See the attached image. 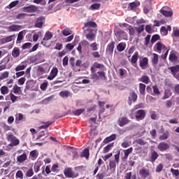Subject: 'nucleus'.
Returning a JSON list of instances; mask_svg holds the SVG:
<instances>
[{"label":"nucleus","instance_id":"obj_1","mask_svg":"<svg viewBox=\"0 0 179 179\" xmlns=\"http://www.w3.org/2000/svg\"><path fill=\"white\" fill-rule=\"evenodd\" d=\"M120 155H121V152H118L117 154L115 155V161H110L109 166L110 170H112V173L115 171V168L117 167V164L120 163Z\"/></svg>","mask_w":179,"mask_h":179},{"label":"nucleus","instance_id":"obj_2","mask_svg":"<svg viewBox=\"0 0 179 179\" xmlns=\"http://www.w3.org/2000/svg\"><path fill=\"white\" fill-rule=\"evenodd\" d=\"M64 174L67 178H76V177H78L79 176V173H75L71 168H67L64 169Z\"/></svg>","mask_w":179,"mask_h":179},{"label":"nucleus","instance_id":"obj_3","mask_svg":"<svg viewBox=\"0 0 179 179\" xmlns=\"http://www.w3.org/2000/svg\"><path fill=\"white\" fill-rule=\"evenodd\" d=\"M167 50V47L162 44V42H157L154 46V51H156L159 54H162V52H164Z\"/></svg>","mask_w":179,"mask_h":179},{"label":"nucleus","instance_id":"obj_4","mask_svg":"<svg viewBox=\"0 0 179 179\" xmlns=\"http://www.w3.org/2000/svg\"><path fill=\"white\" fill-rule=\"evenodd\" d=\"M8 141L10 142V146H17L20 143L19 138H17L16 136L13 134H8L7 136Z\"/></svg>","mask_w":179,"mask_h":179},{"label":"nucleus","instance_id":"obj_5","mask_svg":"<svg viewBox=\"0 0 179 179\" xmlns=\"http://www.w3.org/2000/svg\"><path fill=\"white\" fill-rule=\"evenodd\" d=\"M168 69L171 71V75H173L176 79L179 80V66L169 67Z\"/></svg>","mask_w":179,"mask_h":179},{"label":"nucleus","instance_id":"obj_6","mask_svg":"<svg viewBox=\"0 0 179 179\" xmlns=\"http://www.w3.org/2000/svg\"><path fill=\"white\" fill-rule=\"evenodd\" d=\"M38 9L37 6L34 5H30L22 8L23 12H27V13H34L35 12H37Z\"/></svg>","mask_w":179,"mask_h":179},{"label":"nucleus","instance_id":"obj_7","mask_svg":"<svg viewBox=\"0 0 179 179\" xmlns=\"http://www.w3.org/2000/svg\"><path fill=\"white\" fill-rule=\"evenodd\" d=\"M124 26V27H127L128 26V30H129V34L130 36V38H134V36H135L136 29L134 28V27L131 25H128L127 23H123L122 25H120V27H122Z\"/></svg>","mask_w":179,"mask_h":179},{"label":"nucleus","instance_id":"obj_8","mask_svg":"<svg viewBox=\"0 0 179 179\" xmlns=\"http://www.w3.org/2000/svg\"><path fill=\"white\" fill-rule=\"evenodd\" d=\"M146 117V112L144 110H138L136 112V119L137 121H141Z\"/></svg>","mask_w":179,"mask_h":179},{"label":"nucleus","instance_id":"obj_9","mask_svg":"<svg viewBox=\"0 0 179 179\" xmlns=\"http://www.w3.org/2000/svg\"><path fill=\"white\" fill-rule=\"evenodd\" d=\"M57 75H58V68L53 67L50 71L49 76L47 78L48 80H53L55 78H57Z\"/></svg>","mask_w":179,"mask_h":179},{"label":"nucleus","instance_id":"obj_10","mask_svg":"<svg viewBox=\"0 0 179 179\" xmlns=\"http://www.w3.org/2000/svg\"><path fill=\"white\" fill-rule=\"evenodd\" d=\"M116 36L118 37L119 40H128V34L124 31H117Z\"/></svg>","mask_w":179,"mask_h":179},{"label":"nucleus","instance_id":"obj_11","mask_svg":"<svg viewBox=\"0 0 179 179\" xmlns=\"http://www.w3.org/2000/svg\"><path fill=\"white\" fill-rule=\"evenodd\" d=\"M104 68V65L102 64H99L97 62H95L92 66L91 67V72L94 73L96 72V69H103Z\"/></svg>","mask_w":179,"mask_h":179},{"label":"nucleus","instance_id":"obj_12","mask_svg":"<svg viewBox=\"0 0 179 179\" xmlns=\"http://www.w3.org/2000/svg\"><path fill=\"white\" fill-rule=\"evenodd\" d=\"M43 24H44V17H38L35 22V27H37L38 29H41V27H43Z\"/></svg>","mask_w":179,"mask_h":179},{"label":"nucleus","instance_id":"obj_13","mask_svg":"<svg viewBox=\"0 0 179 179\" xmlns=\"http://www.w3.org/2000/svg\"><path fill=\"white\" fill-rule=\"evenodd\" d=\"M160 13H162V15H163V16H165V17H171V16H173L172 10H167L164 8H163L160 10Z\"/></svg>","mask_w":179,"mask_h":179},{"label":"nucleus","instance_id":"obj_14","mask_svg":"<svg viewBox=\"0 0 179 179\" xmlns=\"http://www.w3.org/2000/svg\"><path fill=\"white\" fill-rule=\"evenodd\" d=\"M8 31H19L22 29V26L17 24H13L7 27Z\"/></svg>","mask_w":179,"mask_h":179},{"label":"nucleus","instance_id":"obj_15","mask_svg":"<svg viewBox=\"0 0 179 179\" xmlns=\"http://www.w3.org/2000/svg\"><path fill=\"white\" fill-rule=\"evenodd\" d=\"M149 64V59L144 57L140 61V67L141 69H146V66Z\"/></svg>","mask_w":179,"mask_h":179},{"label":"nucleus","instance_id":"obj_16","mask_svg":"<svg viewBox=\"0 0 179 179\" xmlns=\"http://www.w3.org/2000/svg\"><path fill=\"white\" fill-rule=\"evenodd\" d=\"M168 148H169V144L164 142L160 143L157 146V149H159L160 152H164V150H167Z\"/></svg>","mask_w":179,"mask_h":179},{"label":"nucleus","instance_id":"obj_17","mask_svg":"<svg viewBox=\"0 0 179 179\" xmlns=\"http://www.w3.org/2000/svg\"><path fill=\"white\" fill-rule=\"evenodd\" d=\"M118 124L120 127H124V125L129 124V120H128L127 117H120L118 120Z\"/></svg>","mask_w":179,"mask_h":179},{"label":"nucleus","instance_id":"obj_18","mask_svg":"<svg viewBox=\"0 0 179 179\" xmlns=\"http://www.w3.org/2000/svg\"><path fill=\"white\" fill-rule=\"evenodd\" d=\"M141 5V3L138 1H135L132 3H130L128 6V9H130V10H135V9Z\"/></svg>","mask_w":179,"mask_h":179},{"label":"nucleus","instance_id":"obj_19","mask_svg":"<svg viewBox=\"0 0 179 179\" xmlns=\"http://www.w3.org/2000/svg\"><path fill=\"white\" fill-rule=\"evenodd\" d=\"M151 62L153 65H157L159 63V55L156 53H152L151 56Z\"/></svg>","mask_w":179,"mask_h":179},{"label":"nucleus","instance_id":"obj_20","mask_svg":"<svg viewBox=\"0 0 179 179\" xmlns=\"http://www.w3.org/2000/svg\"><path fill=\"white\" fill-rule=\"evenodd\" d=\"M26 160H27V155H26V153L17 157V162H18V163H24Z\"/></svg>","mask_w":179,"mask_h":179},{"label":"nucleus","instance_id":"obj_21","mask_svg":"<svg viewBox=\"0 0 179 179\" xmlns=\"http://www.w3.org/2000/svg\"><path fill=\"white\" fill-rule=\"evenodd\" d=\"M133 151H134V148H132V147H131L127 150H124V157H123V159L124 160H127V159H128V156H129V155H131V153H132Z\"/></svg>","mask_w":179,"mask_h":179},{"label":"nucleus","instance_id":"obj_22","mask_svg":"<svg viewBox=\"0 0 179 179\" xmlns=\"http://www.w3.org/2000/svg\"><path fill=\"white\" fill-rule=\"evenodd\" d=\"M116 138H117V135L116 134H112L110 136L106 137L104 139L103 143H108V142H111L113 141H115Z\"/></svg>","mask_w":179,"mask_h":179},{"label":"nucleus","instance_id":"obj_23","mask_svg":"<svg viewBox=\"0 0 179 179\" xmlns=\"http://www.w3.org/2000/svg\"><path fill=\"white\" fill-rule=\"evenodd\" d=\"M138 90L140 94H141L143 96H145V92L146 90V85L143 83H140L138 85Z\"/></svg>","mask_w":179,"mask_h":179},{"label":"nucleus","instance_id":"obj_24","mask_svg":"<svg viewBox=\"0 0 179 179\" xmlns=\"http://www.w3.org/2000/svg\"><path fill=\"white\" fill-rule=\"evenodd\" d=\"M169 136H170V132H169V131H166L164 134L159 136V141H166V139H169Z\"/></svg>","mask_w":179,"mask_h":179},{"label":"nucleus","instance_id":"obj_25","mask_svg":"<svg viewBox=\"0 0 179 179\" xmlns=\"http://www.w3.org/2000/svg\"><path fill=\"white\" fill-rule=\"evenodd\" d=\"M129 101H133L134 103H135V101L138 100V95H136V93L135 92L130 93V95L129 96Z\"/></svg>","mask_w":179,"mask_h":179},{"label":"nucleus","instance_id":"obj_26","mask_svg":"<svg viewBox=\"0 0 179 179\" xmlns=\"http://www.w3.org/2000/svg\"><path fill=\"white\" fill-rule=\"evenodd\" d=\"M138 80L139 82H143V83L148 85L149 82H150V78H149L147 76H143L138 79Z\"/></svg>","mask_w":179,"mask_h":179},{"label":"nucleus","instance_id":"obj_27","mask_svg":"<svg viewBox=\"0 0 179 179\" xmlns=\"http://www.w3.org/2000/svg\"><path fill=\"white\" fill-rule=\"evenodd\" d=\"M27 67V64H23V63H21L18 66H17V67L15 68V72L24 71V69H26Z\"/></svg>","mask_w":179,"mask_h":179},{"label":"nucleus","instance_id":"obj_28","mask_svg":"<svg viewBox=\"0 0 179 179\" xmlns=\"http://www.w3.org/2000/svg\"><path fill=\"white\" fill-rule=\"evenodd\" d=\"M127 47V44L124 43H120L117 45V50L119 51V52H122L124 50H125V48Z\"/></svg>","mask_w":179,"mask_h":179},{"label":"nucleus","instance_id":"obj_29","mask_svg":"<svg viewBox=\"0 0 179 179\" xmlns=\"http://www.w3.org/2000/svg\"><path fill=\"white\" fill-rule=\"evenodd\" d=\"M0 92L3 96H5L9 93V88H8L7 86L3 85L0 88Z\"/></svg>","mask_w":179,"mask_h":179},{"label":"nucleus","instance_id":"obj_30","mask_svg":"<svg viewBox=\"0 0 179 179\" xmlns=\"http://www.w3.org/2000/svg\"><path fill=\"white\" fill-rule=\"evenodd\" d=\"M13 38H15V36L10 35L9 36L2 38V43H3L4 44L6 43H10V41H12Z\"/></svg>","mask_w":179,"mask_h":179},{"label":"nucleus","instance_id":"obj_31","mask_svg":"<svg viewBox=\"0 0 179 179\" xmlns=\"http://www.w3.org/2000/svg\"><path fill=\"white\" fill-rule=\"evenodd\" d=\"M12 55L14 58H17L20 55V50L17 48H15L12 51Z\"/></svg>","mask_w":179,"mask_h":179},{"label":"nucleus","instance_id":"obj_32","mask_svg":"<svg viewBox=\"0 0 179 179\" xmlns=\"http://www.w3.org/2000/svg\"><path fill=\"white\" fill-rule=\"evenodd\" d=\"M86 38L89 40V41H94V40L96 38V34L93 32H90L86 35Z\"/></svg>","mask_w":179,"mask_h":179},{"label":"nucleus","instance_id":"obj_33","mask_svg":"<svg viewBox=\"0 0 179 179\" xmlns=\"http://www.w3.org/2000/svg\"><path fill=\"white\" fill-rule=\"evenodd\" d=\"M106 52H108V54H113L114 52V43H109L108 45Z\"/></svg>","mask_w":179,"mask_h":179},{"label":"nucleus","instance_id":"obj_34","mask_svg":"<svg viewBox=\"0 0 179 179\" xmlns=\"http://www.w3.org/2000/svg\"><path fill=\"white\" fill-rule=\"evenodd\" d=\"M138 52H135L133 55V56L131 57V64H136V62H138Z\"/></svg>","mask_w":179,"mask_h":179},{"label":"nucleus","instance_id":"obj_35","mask_svg":"<svg viewBox=\"0 0 179 179\" xmlns=\"http://www.w3.org/2000/svg\"><path fill=\"white\" fill-rule=\"evenodd\" d=\"M43 124H44V125L40 126L38 129H47V128H48V127L52 124V122H43Z\"/></svg>","mask_w":179,"mask_h":179},{"label":"nucleus","instance_id":"obj_36","mask_svg":"<svg viewBox=\"0 0 179 179\" xmlns=\"http://www.w3.org/2000/svg\"><path fill=\"white\" fill-rule=\"evenodd\" d=\"M114 146V143H110L106 147L103 148V153H108L110 150H111V148Z\"/></svg>","mask_w":179,"mask_h":179},{"label":"nucleus","instance_id":"obj_37","mask_svg":"<svg viewBox=\"0 0 179 179\" xmlns=\"http://www.w3.org/2000/svg\"><path fill=\"white\" fill-rule=\"evenodd\" d=\"M62 33L63 36H65L66 37L68 36H71L72 34V31H71L69 29L66 28L62 31Z\"/></svg>","mask_w":179,"mask_h":179},{"label":"nucleus","instance_id":"obj_38","mask_svg":"<svg viewBox=\"0 0 179 179\" xmlns=\"http://www.w3.org/2000/svg\"><path fill=\"white\" fill-rule=\"evenodd\" d=\"M132 145V142H131V141H124L123 143H122V148H129V146Z\"/></svg>","mask_w":179,"mask_h":179},{"label":"nucleus","instance_id":"obj_39","mask_svg":"<svg viewBox=\"0 0 179 179\" xmlns=\"http://www.w3.org/2000/svg\"><path fill=\"white\" fill-rule=\"evenodd\" d=\"M90 10H97L100 9V3H94L90 6Z\"/></svg>","mask_w":179,"mask_h":179},{"label":"nucleus","instance_id":"obj_40","mask_svg":"<svg viewBox=\"0 0 179 179\" xmlns=\"http://www.w3.org/2000/svg\"><path fill=\"white\" fill-rule=\"evenodd\" d=\"M41 167V163H40V162L35 163L34 166V172L38 173V171H40Z\"/></svg>","mask_w":179,"mask_h":179},{"label":"nucleus","instance_id":"obj_41","mask_svg":"<svg viewBox=\"0 0 179 179\" xmlns=\"http://www.w3.org/2000/svg\"><path fill=\"white\" fill-rule=\"evenodd\" d=\"M13 93H15V94H19V93H20V92H22V87L15 85L13 87Z\"/></svg>","mask_w":179,"mask_h":179},{"label":"nucleus","instance_id":"obj_42","mask_svg":"<svg viewBox=\"0 0 179 179\" xmlns=\"http://www.w3.org/2000/svg\"><path fill=\"white\" fill-rule=\"evenodd\" d=\"M81 157H85V159H89V149L85 148L81 155Z\"/></svg>","mask_w":179,"mask_h":179},{"label":"nucleus","instance_id":"obj_43","mask_svg":"<svg viewBox=\"0 0 179 179\" xmlns=\"http://www.w3.org/2000/svg\"><path fill=\"white\" fill-rule=\"evenodd\" d=\"M51 38H52V34L50 31H47L45 34V36L43 38V40H51Z\"/></svg>","mask_w":179,"mask_h":179},{"label":"nucleus","instance_id":"obj_44","mask_svg":"<svg viewBox=\"0 0 179 179\" xmlns=\"http://www.w3.org/2000/svg\"><path fill=\"white\" fill-rule=\"evenodd\" d=\"M23 171H22L21 170L17 171L15 174V178L23 179Z\"/></svg>","mask_w":179,"mask_h":179},{"label":"nucleus","instance_id":"obj_45","mask_svg":"<svg viewBox=\"0 0 179 179\" xmlns=\"http://www.w3.org/2000/svg\"><path fill=\"white\" fill-rule=\"evenodd\" d=\"M90 49L92 51H97V43L96 42H94L90 45Z\"/></svg>","mask_w":179,"mask_h":179},{"label":"nucleus","instance_id":"obj_46","mask_svg":"<svg viewBox=\"0 0 179 179\" xmlns=\"http://www.w3.org/2000/svg\"><path fill=\"white\" fill-rule=\"evenodd\" d=\"M160 31L162 36H167L169 34V31H167V29L164 26L161 27Z\"/></svg>","mask_w":179,"mask_h":179},{"label":"nucleus","instance_id":"obj_47","mask_svg":"<svg viewBox=\"0 0 179 179\" xmlns=\"http://www.w3.org/2000/svg\"><path fill=\"white\" fill-rule=\"evenodd\" d=\"M85 27H96V26H97V25L96 24V22L90 21L87 23H85Z\"/></svg>","mask_w":179,"mask_h":179},{"label":"nucleus","instance_id":"obj_48","mask_svg":"<svg viewBox=\"0 0 179 179\" xmlns=\"http://www.w3.org/2000/svg\"><path fill=\"white\" fill-rule=\"evenodd\" d=\"M19 3V1H14L13 2H11L8 6L7 8L8 9H12V8H15V6H16V5H17Z\"/></svg>","mask_w":179,"mask_h":179},{"label":"nucleus","instance_id":"obj_49","mask_svg":"<svg viewBox=\"0 0 179 179\" xmlns=\"http://www.w3.org/2000/svg\"><path fill=\"white\" fill-rule=\"evenodd\" d=\"M152 89H153L154 94H155L156 96H159V94H160V91L159 90V88L157 87V86L154 85L152 87Z\"/></svg>","mask_w":179,"mask_h":179},{"label":"nucleus","instance_id":"obj_50","mask_svg":"<svg viewBox=\"0 0 179 179\" xmlns=\"http://www.w3.org/2000/svg\"><path fill=\"white\" fill-rule=\"evenodd\" d=\"M68 96H69V92H68V91H62L59 93L60 97H68Z\"/></svg>","mask_w":179,"mask_h":179},{"label":"nucleus","instance_id":"obj_51","mask_svg":"<svg viewBox=\"0 0 179 179\" xmlns=\"http://www.w3.org/2000/svg\"><path fill=\"white\" fill-rule=\"evenodd\" d=\"M34 176V171H33L32 169H29L26 173L27 177H33Z\"/></svg>","mask_w":179,"mask_h":179},{"label":"nucleus","instance_id":"obj_52","mask_svg":"<svg viewBox=\"0 0 179 179\" xmlns=\"http://www.w3.org/2000/svg\"><path fill=\"white\" fill-rule=\"evenodd\" d=\"M157 157H159V154H157L156 152H154L151 156L152 162H155Z\"/></svg>","mask_w":179,"mask_h":179},{"label":"nucleus","instance_id":"obj_53","mask_svg":"<svg viewBox=\"0 0 179 179\" xmlns=\"http://www.w3.org/2000/svg\"><path fill=\"white\" fill-rule=\"evenodd\" d=\"M169 61H171L172 62L177 61V56L175 54H171L169 55Z\"/></svg>","mask_w":179,"mask_h":179},{"label":"nucleus","instance_id":"obj_54","mask_svg":"<svg viewBox=\"0 0 179 179\" xmlns=\"http://www.w3.org/2000/svg\"><path fill=\"white\" fill-rule=\"evenodd\" d=\"M52 99H54L53 96H49V97L45 99L43 101V104H48V103H50V101H51V100H52Z\"/></svg>","mask_w":179,"mask_h":179},{"label":"nucleus","instance_id":"obj_55","mask_svg":"<svg viewBox=\"0 0 179 179\" xmlns=\"http://www.w3.org/2000/svg\"><path fill=\"white\" fill-rule=\"evenodd\" d=\"M171 172L172 173L173 176H175L176 177H178L179 176V171L178 169H171Z\"/></svg>","mask_w":179,"mask_h":179},{"label":"nucleus","instance_id":"obj_56","mask_svg":"<svg viewBox=\"0 0 179 179\" xmlns=\"http://www.w3.org/2000/svg\"><path fill=\"white\" fill-rule=\"evenodd\" d=\"M85 112V109H78L75 112H73L74 115H80V114H83V113Z\"/></svg>","mask_w":179,"mask_h":179},{"label":"nucleus","instance_id":"obj_57","mask_svg":"<svg viewBox=\"0 0 179 179\" xmlns=\"http://www.w3.org/2000/svg\"><path fill=\"white\" fill-rule=\"evenodd\" d=\"M138 108H145V103H140L134 106V110H138Z\"/></svg>","mask_w":179,"mask_h":179},{"label":"nucleus","instance_id":"obj_58","mask_svg":"<svg viewBox=\"0 0 179 179\" xmlns=\"http://www.w3.org/2000/svg\"><path fill=\"white\" fill-rule=\"evenodd\" d=\"M159 38H160V36L159 35H154L152 37V39H151V43H156V41H157V40H159Z\"/></svg>","mask_w":179,"mask_h":179},{"label":"nucleus","instance_id":"obj_59","mask_svg":"<svg viewBox=\"0 0 179 179\" xmlns=\"http://www.w3.org/2000/svg\"><path fill=\"white\" fill-rule=\"evenodd\" d=\"M75 46L72 43H68L66 45V50H69V51H72V50H73Z\"/></svg>","mask_w":179,"mask_h":179},{"label":"nucleus","instance_id":"obj_60","mask_svg":"<svg viewBox=\"0 0 179 179\" xmlns=\"http://www.w3.org/2000/svg\"><path fill=\"white\" fill-rule=\"evenodd\" d=\"M26 17V13H20L18 15H16V19H20V20H22V19H24V17Z\"/></svg>","mask_w":179,"mask_h":179},{"label":"nucleus","instance_id":"obj_61","mask_svg":"<svg viewBox=\"0 0 179 179\" xmlns=\"http://www.w3.org/2000/svg\"><path fill=\"white\" fill-rule=\"evenodd\" d=\"M10 97L12 103H15L17 100V96H15L13 94H10Z\"/></svg>","mask_w":179,"mask_h":179},{"label":"nucleus","instance_id":"obj_62","mask_svg":"<svg viewBox=\"0 0 179 179\" xmlns=\"http://www.w3.org/2000/svg\"><path fill=\"white\" fill-rule=\"evenodd\" d=\"M9 77V72L5 71L1 76V79H6V78Z\"/></svg>","mask_w":179,"mask_h":179},{"label":"nucleus","instance_id":"obj_63","mask_svg":"<svg viewBox=\"0 0 179 179\" xmlns=\"http://www.w3.org/2000/svg\"><path fill=\"white\" fill-rule=\"evenodd\" d=\"M23 118H24L23 114L18 113L17 117H16V118H15V121H22V120H23Z\"/></svg>","mask_w":179,"mask_h":179},{"label":"nucleus","instance_id":"obj_64","mask_svg":"<svg viewBox=\"0 0 179 179\" xmlns=\"http://www.w3.org/2000/svg\"><path fill=\"white\" fill-rule=\"evenodd\" d=\"M172 36H174V37H179V29H173Z\"/></svg>","mask_w":179,"mask_h":179}]
</instances>
